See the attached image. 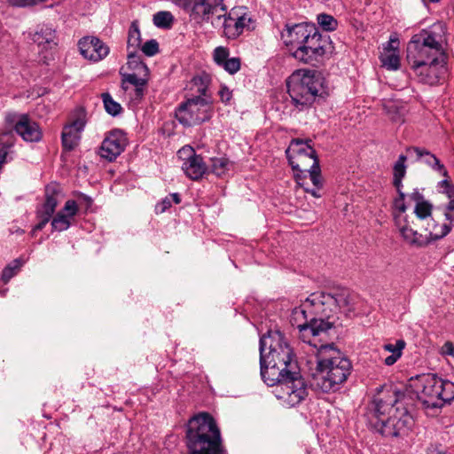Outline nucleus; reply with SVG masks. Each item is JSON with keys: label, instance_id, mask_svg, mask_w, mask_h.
Segmentation results:
<instances>
[{"label": "nucleus", "instance_id": "nucleus-1", "mask_svg": "<svg viewBox=\"0 0 454 454\" xmlns=\"http://www.w3.org/2000/svg\"><path fill=\"white\" fill-rule=\"evenodd\" d=\"M261 376L268 386H277L276 396L290 406L308 395L293 348L279 331H270L260 339Z\"/></svg>", "mask_w": 454, "mask_h": 454}, {"label": "nucleus", "instance_id": "nucleus-2", "mask_svg": "<svg viewBox=\"0 0 454 454\" xmlns=\"http://www.w3.org/2000/svg\"><path fill=\"white\" fill-rule=\"evenodd\" d=\"M403 394L395 387L380 389L373 398L371 418L377 419L373 427L385 437H396L407 434L412 418L403 406L400 398Z\"/></svg>", "mask_w": 454, "mask_h": 454}, {"label": "nucleus", "instance_id": "nucleus-3", "mask_svg": "<svg viewBox=\"0 0 454 454\" xmlns=\"http://www.w3.org/2000/svg\"><path fill=\"white\" fill-rule=\"evenodd\" d=\"M352 364L333 344L320 345L311 386L324 393L336 392L350 375Z\"/></svg>", "mask_w": 454, "mask_h": 454}, {"label": "nucleus", "instance_id": "nucleus-4", "mask_svg": "<svg viewBox=\"0 0 454 454\" xmlns=\"http://www.w3.org/2000/svg\"><path fill=\"white\" fill-rule=\"evenodd\" d=\"M186 446L190 454L223 453L221 432L209 413L200 412L189 419Z\"/></svg>", "mask_w": 454, "mask_h": 454}, {"label": "nucleus", "instance_id": "nucleus-5", "mask_svg": "<svg viewBox=\"0 0 454 454\" xmlns=\"http://www.w3.org/2000/svg\"><path fill=\"white\" fill-rule=\"evenodd\" d=\"M287 92L292 104L299 111L309 108L327 95L323 76L315 70L300 69L288 78Z\"/></svg>", "mask_w": 454, "mask_h": 454}, {"label": "nucleus", "instance_id": "nucleus-6", "mask_svg": "<svg viewBox=\"0 0 454 454\" xmlns=\"http://www.w3.org/2000/svg\"><path fill=\"white\" fill-rule=\"evenodd\" d=\"M311 141L294 139L286 151V157L293 170L295 180L309 177L313 185H321V169Z\"/></svg>", "mask_w": 454, "mask_h": 454}, {"label": "nucleus", "instance_id": "nucleus-7", "mask_svg": "<svg viewBox=\"0 0 454 454\" xmlns=\"http://www.w3.org/2000/svg\"><path fill=\"white\" fill-rule=\"evenodd\" d=\"M447 28L444 23L435 22L411 37L407 55L447 57Z\"/></svg>", "mask_w": 454, "mask_h": 454}, {"label": "nucleus", "instance_id": "nucleus-8", "mask_svg": "<svg viewBox=\"0 0 454 454\" xmlns=\"http://www.w3.org/2000/svg\"><path fill=\"white\" fill-rule=\"evenodd\" d=\"M415 387L419 392V398L427 407L440 408L454 399V383L436 374L418 376Z\"/></svg>", "mask_w": 454, "mask_h": 454}, {"label": "nucleus", "instance_id": "nucleus-9", "mask_svg": "<svg viewBox=\"0 0 454 454\" xmlns=\"http://www.w3.org/2000/svg\"><path fill=\"white\" fill-rule=\"evenodd\" d=\"M448 57L407 55V60L418 80L425 84L435 85L447 73Z\"/></svg>", "mask_w": 454, "mask_h": 454}, {"label": "nucleus", "instance_id": "nucleus-10", "mask_svg": "<svg viewBox=\"0 0 454 454\" xmlns=\"http://www.w3.org/2000/svg\"><path fill=\"white\" fill-rule=\"evenodd\" d=\"M216 19L223 20V34L229 40H235L246 32L254 31L257 26L254 14L246 6H235Z\"/></svg>", "mask_w": 454, "mask_h": 454}, {"label": "nucleus", "instance_id": "nucleus-11", "mask_svg": "<svg viewBox=\"0 0 454 454\" xmlns=\"http://www.w3.org/2000/svg\"><path fill=\"white\" fill-rule=\"evenodd\" d=\"M212 115V99L193 96L183 102L176 110V118L184 126H193L208 121Z\"/></svg>", "mask_w": 454, "mask_h": 454}, {"label": "nucleus", "instance_id": "nucleus-12", "mask_svg": "<svg viewBox=\"0 0 454 454\" xmlns=\"http://www.w3.org/2000/svg\"><path fill=\"white\" fill-rule=\"evenodd\" d=\"M307 301L312 306L321 308V313L329 317L331 312L342 310L347 315L354 311V296L348 290L341 289L334 294L313 293L308 298Z\"/></svg>", "mask_w": 454, "mask_h": 454}, {"label": "nucleus", "instance_id": "nucleus-13", "mask_svg": "<svg viewBox=\"0 0 454 454\" xmlns=\"http://www.w3.org/2000/svg\"><path fill=\"white\" fill-rule=\"evenodd\" d=\"M313 34L314 35L307 42L306 45H303L301 49H295L292 51V56L296 60L304 64L316 65L330 51L331 41L329 36L322 35L318 29Z\"/></svg>", "mask_w": 454, "mask_h": 454}, {"label": "nucleus", "instance_id": "nucleus-14", "mask_svg": "<svg viewBox=\"0 0 454 454\" xmlns=\"http://www.w3.org/2000/svg\"><path fill=\"white\" fill-rule=\"evenodd\" d=\"M317 29L315 25L307 22L286 25L281 32V39L285 45L294 51L306 45Z\"/></svg>", "mask_w": 454, "mask_h": 454}, {"label": "nucleus", "instance_id": "nucleus-15", "mask_svg": "<svg viewBox=\"0 0 454 454\" xmlns=\"http://www.w3.org/2000/svg\"><path fill=\"white\" fill-rule=\"evenodd\" d=\"M177 157L181 160L182 169L192 180L200 179L207 170L203 158L197 154L192 146L186 145L177 152Z\"/></svg>", "mask_w": 454, "mask_h": 454}, {"label": "nucleus", "instance_id": "nucleus-16", "mask_svg": "<svg viewBox=\"0 0 454 454\" xmlns=\"http://www.w3.org/2000/svg\"><path fill=\"white\" fill-rule=\"evenodd\" d=\"M80 54L92 62H98L109 54V47L98 37L83 36L77 43Z\"/></svg>", "mask_w": 454, "mask_h": 454}, {"label": "nucleus", "instance_id": "nucleus-17", "mask_svg": "<svg viewBox=\"0 0 454 454\" xmlns=\"http://www.w3.org/2000/svg\"><path fill=\"white\" fill-rule=\"evenodd\" d=\"M127 137L123 131L115 129L111 131L103 140L99 154L108 161L114 160L125 149Z\"/></svg>", "mask_w": 454, "mask_h": 454}, {"label": "nucleus", "instance_id": "nucleus-18", "mask_svg": "<svg viewBox=\"0 0 454 454\" xmlns=\"http://www.w3.org/2000/svg\"><path fill=\"white\" fill-rule=\"evenodd\" d=\"M85 123V116L82 113H80L78 117L64 127L61 140L65 150L72 151L78 145L81 132L83 130Z\"/></svg>", "mask_w": 454, "mask_h": 454}, {"label": "nucleus", "instance_id": "nucleus-19", "mask_svg": "<svg viewBox=\"0 0 454 454\" xmlns=\"http://www.w3.org/2000/svg\"><path fill=\"white\" fill-rule=\"evenodd\" d=\"M412 225H414L413 221L405 219L403 216H399L397 218V223H395V226L405 243L414 247H424L428 246V239L426 236L419 233L412 228Z\"/></svg>", "mask_w": 454, "mask_h": 454}, {"label": "nucleus", "instance_id": "nucleus-20", "mask_svg": "<svg viewBox=\"0 0 454 454\" xmlns=\"http://www.w3.org/2000/svg\"><path fill=\"white\" fill-rule=\"evenodd\" d=\"M79 211L75 200H68L65 206L54 216L51 217V225L52 231H65L71 226V222Z\"/></svg>", "mask_w": 454, "mask_h": 454}, {"label": "nucleus", "instance_id": "nucleus-21", "mask_svg": "<svg viewBox=\"0 0 454 454\" xmlns=\"http://www.w3.org/2000/svg\"><path fill=\"white\" fill-rule=\"evenodd\" d=\"M14 129L27 142H38L42 138L38 124L26 114L19 116Z\"/></svg>", "mask_w": 454, "mask_h": 454}, {"label": "nucleus", "instance_id": "nucleus-22", "mask_svg": "<svg viewBox=\"0 0 454 454\" xmlns=\"http://www.w3.org/2000/svg\"><path fill=\"white\" fill-rule=\"evenodd\" d=\"M225 10L223 0H192L188 12L194 19L208 20L209 16L213 14L218 6Z\"/></svg>", "mask_w": 454, "mask_h": 454}, {"label": "nucleus", "instance_id": "nucleus-23", "mask_svg": "<svg viewBox=\"0 0 454 454\" xmlns=\"http://www.w3.org/2000/svg\"><path fill=\"white\" fill-rule=\"evenodd\" d=\"M407 153L411 156L414 155L416 160H422L427 165L431 167L434 170L438 171L442 176L448 177V171L444 165L442 164L439 159L429 151L413 146L407 148Z\"/></svg>", "mask_w": 454, "mask_h": 454}, {"label": "nucleus", "instance_id": "nucleus-24", "mask_svg": "<svg viewBox=\"0 0 454 454\" xmlns=\"http://www.w3.org/2000/svg\"><path fill=\"white\" fill-rule=\"evenodd\" d=\"M32 40L43 49H51L57 46V32L49 25L39 26L32 35Z\"/></svg>", "mask_w": 454, "mask_h": 454}, {"label": "nucleus", "instance_id": "nucleus-25", "mask_svg": "<svg viewBox=\"0 0 454 454\" xmlns=\"http://www.w3.org/2000/svg\"><path fill=\"white\" fill-rule=\"evenodd\" d=\"M453 227V223H445L439 224L432 217L427 221L425 231L427 232L426 238L428 239V245L435 240L441 239L447 236Z\"/></svg>", "mask_w": 454, "mask_h": 454}, {"label": "nucleus", "instance_id": "nucleus-26", "mask_svg": "<svg viewBox=\"0 0 454 454\" xmlns=\"http://www.w3.org/2000/svg\"><path fill=\"white\" fill-rule=\"evenodd\" d=\"M309 307H314L317 312L321 313V308L318 309L317 306H312L309 302L305 301L302 306L295 308L291 316V322L293 325H295L301 332L303 333V335L308 333L309 320L307 318L306 309Z\"/></svg>", "mask_w": 454, "mask_h": 454}, {"label": "nucleus", "instance_id": "nucleus-27", "mask_svg": "<svg viewBox=\"0 0 454 454\" xmlns=\"http://www.w3.org/2000/svg\"><path fill=\"white\" fill-rule=\"evenodd\" d=\"M61 195L60 185L57 183H51L45 187V200L42 206L43 210L54 214Z\"/></svg>", "mask_w": 454, "mask_h": 454}, {"label": "nucleus", "instance_id": "nucleus-28", "mask_svg": "<svg viewBox=\"0 0 454 454\" xmlns=\"http://www.w3.org/2000/svg\"><path fill=\"white\" fill-rule=\"evenodd\" d=\"M210 81V76L207 74L203 73L198 74L192 79L191 90H195V92L198 93L197 96L211 98L210 95L207 93Z\"/></svg>", "mask_w": 454, "mask_h": 454}, {"label": "nucleus", "instance_id": "nucleus-29", "mask_svg": "<svg viewBox=\"0 0 454 454\" xmlns=\"http://www.w3.org/2000/svg\"><path fill=\"white\" fill-rule=\"evenodd\" d=\"M127 66L133 73L141 74V75H149L148 67L141 60L137 51H129Z\"/></svg>", "mask_w": 454, "mask_h": 454}, {"label": "nucleus", "instance_id": "nucleus-30", "mask_svg": "<svg viewBox=\"0 0 454 454\" xmlns=\"http://www.w3.org/2000/svg\"><path fill=\"white\" fill-rule=\"evenodd\" d=\"M383 109L393 121H403V107L397 102L393 100H385L383 103Z\"/></svg>", "mask_w": 454, "mask_h": 454}, {"label": "nucleus", "instance_id": "nucleus-31", "mask_svg": "<svg viewBox=\"0 0 454 454\" xmlns=\"http://www.w3.org/2000/svg\"><path fill=\"white\" fill-rule=\"evenodd\" d=\"M149 75H141V74L131 73L122 75L121 87L125 91L129 90L127 83L133 85L134 87H145L148 82Z\"/></svg>", "mask_w": 454, "mask_h": 454}, {"label": "nucleus", "instance_id": "nucleus-32", "mask_svg": "<svg viewBox=\"0 0 454 454\" xmlns=\"http://www.w3.org/2000/svg\"><path fill=\"white\" fill-rule=\"evenodd\" d=\"M141 44V34L137 21H133L129 29L127 47L129 51H137Z\"/></svg>", "mask_w": 454, "mask_h": 454}, {"label": "nucleus", "instance_id": "nucleus-33", "mask_svg": "<svg viewBox=\"0 0 454 454\" xmlns=\"http://www.w3.org/2000/svg\"><path fill=\"white\" fill-rule=\"evenodd\" d=\"M174 16L170 12L160 11L153 15V21L154 26L159 28H170L174 23Z\"/></svg>", "mask_w": 454, "mask_h": 454}, {"label": "nucleus", "instance_id": "nucleus-34", "mask_svg": "<svg viewBox=\"0 0 454 454\" xmlns=\"http://www.w3.org/2000/svg\"><path fill=\"white\" fill-rule=\"evenodd\" d=\"M332 328V324L322 319L311 318L308 326V332L311 333L313 337L318 336L323 333H326Z\"/></svg>", "mask_w": 454, "mask_h": 454}, {"label": "nucleus", "instance_id": "nucleus-35", "mask_svg": "<svg viewBox=\"0 0 454 454\" xmlns=\"http://www.w3.org/2000/svg\"><path fill=\"white\" fill-rule=\"evenodd\" d=\"M382 66L389 70H397L400 67L398 51H387L380 56Z\"/></svg>", "mask_w": 454, "mask_h": 454}, {"label": "nucleus", "instance_id": "nucleus-36", "mask_svg": "<svg viewBox=\"0 0 454 454\" xmlns=\"http://www.w3.org/2000/svg\"><path fill=\"white\" fill-rule=\"evenodd\" d=\"M406 194L398 195L393 201L394 218L395 223H397V218L403 216L405 219H409V215L405 214L407 206L405 203Z\"/></svg>", "mask_w": 454, "mask_h": 454}, {"label": "nucleus", "instance_id": "nucleus-37", "mask_svg": "<svg viewBox=\"0 0 454 454\" xmlns=\"http://www.w3.org/2000/svg\"><path fill=\"white\" fill-rule=\"evenodd\" d=\"M432 210L433 205L429 201L424 200L415 205L414 214L419 220L427 221L431 218Z\"/></svg>", "mask_w": 454, "mask_h": 454}, {"label": "nucleus", "instance_id": "nucleus-38", "mask_svg": "<svg viewBox=\"0 0 454 454\" xmlns=\"http://www.w3.org/2000/svg\"><path fill=\"white\" fill-rule=\"evenodd\" d=\"M102 100L107 114L112 116H117L121 114L122 110L121 106L118 102L114 101L109 93H103Z\"/></svg>", "mask_w": 454, "mask_h": 454}, {"label": "nucleus", "instance_id": "nucleus-39", "mask_svg": "<svg viewBox=\"0 0 454 454\" xmlns=\"http://www.w3.org/2000/svg\"><path fill=\"white\" fill-rule=\"evenodd\" d=\"M317 20L321 28L325 31L332 32L337 29L338 21L333 16L330 14H318Z\"/></svg>", "mask_w": 454, "mask_h": 454}, {"label": "nucleus", "instance_id": "nucleus-40", "mask_svg": "<svg viewBox=\"0 0 454 454\" xmlns=\"http://www.w3.org/2000/svg\"><path fill=\"white\" fill-rule=\"evenodd\" d=\"M53 214L43 210V208H39L36 211V217L39 220L38 223L35 225L32 230V235L35 234V231L43 230L45 225L51 220Z\"/></svg>", "mask_w": 454, "mask_h": 454}, {"label": "nucleus", "instance_id": "nucleus-41", "mask_svg": "<svg viewBox=\"0 0 454 454\" xmlns=\"http://www.w3.org/2000/svg\"><path fill=\"white\" fill-rule=\"evenodd\" d=\"M229 160L224 157L212 159V172L217 176H222L228 170Z\"/></svg>", "mask_w": 454, "mask_h": 454}, {"label": "nucleus", "instance_id": "nucleus-42", "mask_svg": "<svg viewBox=\"0 0 454 454\" xmlns=\"http://www.w3.org/2000/svg\"><path fill=\"white\" fill-rule=\"evenodd\" d=\"M406 160L407 156L403 154L399 155L393 168V179H403L406 175Z\"/></svg>", "mask_w": 454, "mask_h": 454}, {"label": "nucleus", "instance_id": "nucleus-43", "mask_svg": "<svg viewBox=\"0 0 454 454\" xmlns=\"http://www.w3.org/2000/svg\"><path fill=\"white\" fill-rule=\"evenodd\" d=\"M308 179H309V177H303V178H301V180H296V183H297V184L299 186L303 188L305 192L310 193L315 198H320L322 196V194L319 192V191L324 186V179H323V177L321 176V185L320 186L313 185L314 188H310L309 187V183H308Z\"/></svg>", "mask_w": 454, "mask_h": 454}, {"label": "nucleus", "instance_id": "nucleus-44", "mask_svg": "<svg viewBox=\"0 0 454 454\" xmlns=\"http://www.w3.org/2000/svg\"><path fill=\"white\" fill-rule=\"evenodd\" d=\"M20 266L21 262L19 259L14 260L12 263L7 265L3 270L2 280L4 283L9 282V280L17 274Z\"/></svg>", "mask_w": 454, "mask_h": 454}, {"label": "nucleus", "instance_id": "nucleus-45", "mask_svg": "<svg viewBox=\"0 0 454 454\" xmlns=\"http://www.w3.org/2000/svg\"><path fill=\"white\" fill-rule=\"evenodd\" d=\"M230 51L223 46L216 47L213 51V59L215 64L222 67L223 64L229 59Z\"/></svg>", "mask_w": 454, "mask_h": 454}, {"label": "nucleus", "instance_id": "nucleus-46", "mask_svg": "<svg viewBox=\"0 0 454 454\" xmlns=\"http://www.w3.org/2000/svg\"><path fill=\"white\" fill-rule=\"evenodd\" d=\"M141 51L145 55L153 57L159 52V43L155 39H151L143 44Z\"/></svg>", "mask_w": 454, "mask_h": 454}, {"label": "nucleus", "instance_id": "nucleus-47", "mask_svg": "<svg viewBox=\"0 0 454 454\" xmlns=\"http://www.w3.org/2000/svg\"><path fill=\"white\" fill-rule=\"evenodd\" d=\"M239 58H229L222 66V67L231 74H236L240 69Z\"/></svg>", "mask_w": 454, "mask_h": 454}, {"label": "nucleus", "instance_id": "nucleus-48", "mask_svg": "<svg viewBox=\"0 0 454 454\" xmlns=\"http://www.w3.org/2000/svg\"><path fill=\"white\" fill-rule=\"evenodd\" d=\"M46 0H6V2L13 6L19 8H30L44 3Z\"/></svg>", "mask_w": 454, "mask_h": 454}, {"label": "nucleus", "instance_id": "nucleus-49", "mask_svg": "<svg viewBox=\"0 0 454 454\" xmlns=\"http://www.w3.org/2000/svg\"><path fill=\"white\" fill-rule=\"evenodd\" d=\"M404 347H405V341L403 340H398L395 341V344H393V343L385 344L383 346V349L385 351L391 353L390 355H395V352H398V350H399V356H402L403 349L404 348Z\"/></svg>", "mask_w": 454, "mask_h": 454}, {"label": "nucleus", "instance_id": "nucleus-50", "mask_svg": "<svg viewBox=\"0 0 454 454\" xmlns=\"http://www.w3.org/2000/svg\"><path fill=\"white\" fill-rule=\"evenodd\" d=\"M449 202L444 207V216L450 223H453L454 222V196L448 197Z\"/></svg>", "mask_w": 454, "mask_h": 454}, {"label": "nucleus", "instance_id": "nucleus-51", "mask_svg": "<svg viewBox=\"0 0 454 454\" xmlns=\"http://www.w3.org/2000/svg\"><path fill=\"white\" fill-rule=\"evenodd\" d=\"M438 187L442 189V192L445 193L447 197L454 196V186L447 179L439 182Z\"/></svg>", "mask_w": 454, "mask_h": 454}, {"label": "nucleus", "instance_id": "nucleus-52", "mask_svg": "<svg viewBox=\"0 0 454 454\" xmlns=\"http://www.w3.org/2000/svg\"><path fill=\"white\" fill-rule=\"evenodd\" d=\"M218 94L224 104H228L232 98V91L225 85L221 86Z\"/></svg>", "mask_w": 454, "mask_h": 454}, {"label": "nucleus", "instance_id": "nucleus-53", "mask_svg": "<svg viewBox=\"0 0 454 454\" xmlns=\"http://www.w3.org/2000/svg\"><path fill=\"white\" fill-rule=\"evenodd\" d=\"M172 206L171 200L168 197L164 198L160 202H159L155 207V211L157 214H162L167 209H168Z\"/></svg>", "mask_w": 454, "mask_h": 454}, {"label": "nucleus", "instance_id": "nucleus-54", "mask_svg": "<svg viewBox=\"0 0 454 454\" xmlns=\"http://www.w3.org/2000/svg\"><path fill=\"white\" fill-rule=\"evenodd\" d=\"M426 454H447V451L442 444L434 443L427 447Z\"/></svg>", "mask_w": 454, "mask_h": 454}, {"label": "nucleus", "instance_id": "nucleus-55", "mask_svg": "<svg viewBox=\"0 0 454 454\" xmlns=\"http://www.w3.org/2000/svg\"><path fill=\"white\" fill-rule=\"evenodd\" d=\"M441 354L454 357V344L451 341H446L441 348Z\"/></svg>", "mask_w": 454, "mask_h": 454}, {"label": "nucleus", "instance_id": "nucleus-56", "mask_svg": "<svg viewBox=\"0 0 454 454\" xmlns=\"http://www.w3.org/2000/svg\"><path fill=\"white\" fill-rule=\"evenodd\" d=\"M406 197H408L411 200L414 201L415 204L426 200L424 195L417 188L414 189L412 192L407 194Z\"/></svg>", "mask_w": 454, "mask_h": 454}, {"label": "nucleus", "instance_id": "nucleus-57", "mask_svg": "<svg viewBox=\"0 0 454 454\" xmlns=\"http://www.w3.org/2000/svg\"><path fill=\"white\" fill-rule=\"evenodd\" d=\"M400 357H401V356H399V351L395 352V355H389L387 357H385L384 364L388 366L393 365L394 364H395L397 362V360Z\"/></svg>", "mask_w": 454, "mask_h": 454}, {"label": "nucleus", "instance_id": "nucleus-58", "mask_svg": "<svg viewBox=\"0 0 454 454\" xmlns=\"http://www.w3.org/2000/svg\"><path fill=\"white\" fill-rule=\"evenodd\" d=\"M398 45H399V41L398 39L396 38H394V39H390L387 43V46L384 48V51L385 52H387V51H398Z\"/></svg>", "mask_w": 454, "mask_h": 454}, {"label": "nucleus", "instance_id": "nucleus-59", "mask_svg": "<svg viewBox=\"0 0 454 454\" xmlns=\"http://www.w3.org/2000/svg\"><path fill=\"white\" fill-rule=\"evenodd\" d=\"M133 90V98L135 100L140 101L144 97L145 87H135Z\"/></svg>", "mask_w": 454, "mask_h": 454}, {"label": "nucleus", "instance_id": "nucleus-60", "mask_svg": "<svg viewBox=\"0 0 454 454\" xmlns=\"http://www.w3.org/2000/svg\"><path fill=\"white\" fill-rule=\"evenodd\" d=\"M173 2L182 7L184 10H185L186 12H188L191 4H192V0H173Z\"/></svg>", "mask_w": 454, "mask_h": 454}, {"label": "nucleus", "instance_id": "nucleus-61", "mask_svg": "<svg viewBox=\"0 0 454 454\" xmlns=\"http://www.w3.org/2000/svg\"><path fill=\"white\" fill-rule=\"evenodd\" d=\"M393 184L396 189L397 194H405L403 192V179H393Z\"/></svg>", "mask_w": 454, "mask_h": 454}, {"label": "nucleus", "instance_id": "nucleus-62", "mask_svg": "<svg viewBox=\"0 0 454 454\" xmlns=\"http://www.w3.org/2000/svg\"><path fill=\"white\" fill-rule=\"evenodd\" d=\"M168 198H170L171 203L179 204L181 202L180 195L177 192L171 193Z\"/></svg>", "mask_w": 454, "mask_h": 454}, {"label": "nucleus", "instance_id": "nucleus-63", "mask_svg": "<svg viewBox=\"0 0 454 454\" xmlns=\"http://www.w3.org/2000/svg\"><path fill=\"white\" fill-rule=\"evenodd\" d=\"M303 341L308 342L309 345H313L315 348H317V344L312 342L311 340H306L305 339H303Z\"/></svg>", "mask_w": 454, "mask_h": 454}, {"label": "nucleus", "instance_id": "nucleus-64", "mask_svg": "<svg viewBox=\"0 0 454 454\" xmlns=\"http://www.w3.org/2000/svg\"><path fill=\"white\" fill-rule=\"evenodd\" d=\"M423 1L425 4H427V3H434H434L440 2L441 0H423Z\"/></svg>", "mask_w": 454, "mask_h": 454}]
</instances>
